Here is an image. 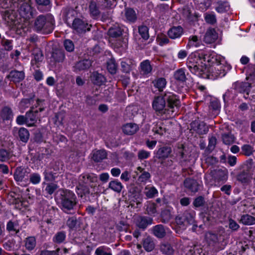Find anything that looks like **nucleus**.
Returning a JSON list of instances; mask_svg holds the SVG:
<instances>
[{
	"instance_id": "obj_1",
	"label": "nucleus",
	"mask_w": 255,
	"mask_h": 255,
	"mask_svg": "<svg viewBox=\"0 0 255 255\" xmlns=\"http://www.w3.org/2000/svg\"><path fill=\"white\" fill-rule=\"evenodd\" d=\"M187 66L193 74L212 80L224 77L231 69L225 58L214 52L192 53L187 58Z\"/></svg>"
},
{
	"instance_id": "obj_2",
	"label": "nucleus",
	"mask_w": 255,
	"mask_h": 255,
	"mask_svg": "<svg viewBox=\"0 0 255 255\" xmlns=\"http://www.w3.org/2000/svg\"><path fill=\"white\" fill-rule=\"evenodd\" d=\"M152 108L156 113L166 118L173 115L180 106V102L174 93L166 92L163 96L155 97L152 102Z\"/></svg>"
},
{
	"instance_id": "obj_3",
	"label": "nucleus",
	"mask_w": 255,
	"mask_h": 255,
	"mask_svg": "<svg viewBox=\"0 0 255 255\" xmlns=\"http://www.w3.org/2000/svg\"><path fill=\"white\" fill-rule=\"evenodd\" d=\"M205 238L208 245L216 252L223 250L227 244L223 235L211 231L205 234Z\"/></svg>"
},
{
	"instance_id": "obj_4",
	"label": "nucleus",
	"mask_w": 255,
	"mask_h": 255,
	"mask_svg": "<svg viewBox=\"0 0 255 255\" xmlns=\"http://www.w3.org/2000/svg\"><path fill=\"white\" fill-rule=\"evenodd\" d=\"M97 180V177L93 174H84L79 178V185L76 192L79 196L82 197L89 193V183Z\"/></svg>"
},
{
	"instance_id": "obj_5",
	"label": "nucleus",
	"mask_w": 255,
	"mask_h": 255,
	"mask_svg": "<svg viewBox=\"0 0 255 255\" xmlns=\"http://www.w3.org/2000/svg\"><path fill=\"white\" fill-rule=\"evenodd\" d=\"M34 27L42 33H49L53 30V18L50 15H40L36 18Z\"/></svg>"
},
{
	"instance_id": "obj_6",
	"label": "nucleus",
	"mask_w": 255,
	"mask_h": 255,
	"mask_svg": "<svg viewBox=\"0 0 255 255\" xmlns=\"http://www.w3.org/2000/svg\"><path fill=\"white\" fill-rule=\"evenodd\" d=\"M76 203V197L73 192L67 190L63 192L61 205L62 209L65 212L73 209Z\"/></svg>"
},
{
	"instance_id": "obj_7",
	"label": "nucleus",
	"mask_w": 255,
	"mask_h": 255,
	"mask_svg": "<svg viewBox=\"0 0 255 255\" xmlns=\"http://www.w3.org/2000/svg\"><path fill=\"white\" fill-rule=\"evenodd\" d=\"M66 23L69 27L79 33L90 30L91 25H89L86 21L79 18H75L72 22L67 19Z\"/></svg>"
},
{
	"instance_id": "obj_8",
	"label": "nucleus",
	"mask_w": 255,
	"mask_h": 255,
	"mask_svg": "<svg viewBox=\"0 0 255 255\" xmlns=\"http://www.w3.org/2000/svg\"><path fill=\"white\" fill-rule=\"evenodd\" d=\"M20 15L24 19H30L33 16V10L31 5L27 3L21 4L18 9Z\"/></svg>"
},
{
	"instance_id": "obj_9",
	"label": "nucleus",
	"mask_w": 255,
	"mask_h": 255,
	"mask_svg": "<svg viewBox=\"0 0 255 255\" xmlns=\"http://www.w3.org/2000/svg\"><path fill=\"white\" fill-rule=\"evenodd\" d=\"M186 220H184V219L181 217H177L176 218V223L182 230H185L188 225L193 224L194 223L193 215H192L191 214H188L187 216H186Z\"/></svg>"
},
{
	"instance_id": "obj_10",
	"label": "nucleus",
	"mask_w": 255,
	"mask_h": 255,
	"mask_svg": "<svg viewBox=\"0 0 255 255\" xmlns=\"http://www.w3.org/2000/svg\"><path fill=\"white\" fill-rule=\"evenodd\" d=\"M107 6H108V4L100 5L96 1L91 0L89 5L90 13L93 17L99 16L100 13V8H103Z\"/></svg>"
},
{
	"instance_id": "obj_11",
	"label": "nucleus",
	"mask_w": 255,
	"mask_h": 255,
	"mask_svg": "<svg viewBox=\"0 0 255 255\" xmlns=\"http://www.w3.org/2000/svg\"><path fill=\"white\" fill-rule=\"evenodd\" d=\"M218 33L214 28L207 29L204 38V41L207 43L214 42L218 38Z\"/></svg>"
},
{
	"instance_id": "obj_12",
	"label": "nucleus",
	"mask_w": 255,
	"mask_h": 255,
	"mask_svg": "<svg viewBox=\"0 0 255 255\" xmlns=\"http://www.w3.org/2000/svg\"><path fill=\"white\" fill-rule=\"evenodd\" d=\"M138 127L135 124L128 123L123 127V132L128 135H132L138 130Z\"/></svg>"
},
{
	"instance_id": "obj_13",
	"label": "nucleus",
	"mask_w": 255,
	"mask_h": 255,
	"mask_svg": "<svg viewBox=\"0 0 255 255\" xmlns=\"http://www.w3.org/2000/svg\"><path fill=\"white\" fill-rule=\"evenodd\" d=\"M10 81L14 83H19L24 78V73L22 71H13L8 76Z\"/></svg>"
},
{
	"instance_id": "obj_14",
	"label": "nucleus",
	"mask_w": 255,
	"mask_h": 255,
	"mask_svg": "<svg viewBox=\"0 0 255 255\" xmlns=\"http://www.w3.org/2000/svg\"><path fill=\"white\" fill-rule=\"evenodd\" d=\"M184 186L191 192H196L199 189V184L195 180L192 179H186L184 182Z\"/></svg>"
},
{
	"instance_id": "obj_15",
	"label": "nucleus",
	"mask_w": 255,
	"mask_h": 255,
	"mask_svg": "<svg viewBox=\"0 0 255 255\" xmlns=\"http://www.w3.org/2000/svg\"><path fill=\"white\" fill-rule=\"evenodd\" d=\"M183 33V28L180 26H174L168 31V35L171 39H176L180 37Z\"/></svg>"
},
{
	"instance_id": "obj_16",
	"label": "nucleus",
	"mask_w": 255,
	"mask_h": 255,
	"mask_svg": "<svg viewBox=\"0 0 255 255\" xmlns=\"http://www.w3.org/2000/svg\"><path fill=\"white\" fill-rule=\"evenodd\" d=\"M92 65V62L88 59L78 62L74 66L75 71H81L88 69Z\"/></svg>"
},
{
	"instance_id": "obj_17",
	"label": "nucleus",
	"mask_w": 255,
	"mask_h": 255,
	"mask_svg": "<svg viewBox=\"0 0 255 255\" xmlns=\"http://www.w3.org/2000/svg\"><path fill=\"white\" fill-rule=\"evenodd\" d=\"M24 246L28 251H31L35 248L36 245V239L34 237L30 236L25 238L23 241Z\"/></svg>"
},
{
	"instance_id": "obj_18",
	"label": "nucleus",
	"mask_w": 255,
	"mask_h": 255,
	"mask_svg": "<svg viewBox=\"0 0 255 255\" xmlns=\"http://www.w3.org/2000/svg\"><path fill=\"white\" fill-rule=\"evenodd\" d=\"M37 111H30L26 114L27 119V125L28 127L33 126L35 122L37 121L38 117L37 116Z\"/></svg>"
},
{
	"instance_id": "obj_19",
	"label": "nucleus",
	"mask_w": 255,
	"mask_h": 255,
	"mask_svg": "<svg viewBox=\"0 0 255 255\" xmlns=\"http://www.w3.org/2000/svg\"><path fill=\"white\" fill-rule=\"evenodd\" d=\"M92 155V159L96 162L101 161L107 156L106 150L104 149L94 151Z\"/></svg>"
},
{
	"instance_id": "obj_20",
	"label": "nucleus",
	"mask_w": 255,
	"mask_h": 255,
	"mask_svg": "<svg viewBox=\"0 0 255 255\" xmlns=\"http://www.w3.org/2000/svg\"><path fill=\"white\" fill-rule=\"evenodd\" d=\"M137 174L141 173L138 178V181L139 182L145 183L150 178V175L149 172L144 171L140 167L137 168Z\"/></svg>"
},
{
	"instance_id": "obj_21",
	"label": "nucleus",
	"mask_w": 255,
	"mask_h": 255,
	"mask_svg": "<svg viewBox=\"0 0 255 255\" xmlns=\"http://www.w3.org/2000/svg\"><path fill=\"white\" fill-rule=\"evenodd\" d=\"M240 222L245 225H252L255 224V217L249 214L243 215L241 217Z\"/></svg>"
},
{
	"instance_id": "obj_22",
	"label": "nucleus",
	"mask_w": 255,
	"mask_h": 255,
	"mask_svg": "<svg viewBox=\"0 0 255 255\" xmlns=\"http://www.w3.org/2000/svg\"><path fill=\"white\" fill-rule=\"evenodd\" d=\"M125 15L126 20L129 22H134L136 19L135 12L132 8H127L125 11Z\"/></svg>"
},
{
	"instance_id": "obj_23",
	"label": "nucleus",
	"mask_w": 255,
	"mask_h": 255,
	"mask_svg": "<svg viewBox=\"0 0 255 255\" xmlns=\"http://www.w3.org/2000/svg\"><path fill=\"white\" fill-rule=\"evenodd\" d=\"M141 72L143 75L149 74L152 70V67L149 60H146L142 61L140 65Z\"/></svg>"
},
{
	"instance_id": "obj_24",
	"label": "nucleus",
	"mask_w": 255,
	"mask_h": 255,
	"mask_svg": "<svg viewBox=\"0 0 255 255\" xmlns=\"http://www.w3.org/2000/svg\"><path fill=\"white\" fill-rule=\"evenodd\" d=\"M123 187L122 183L117 180L111 181L109 183V188L118 193L122 191Z\"/></svg>"
},
{
	"instance_id": "obj_25",
	"label": "nucleus",
	"mask_w": 255,
	"mask_h": 255,
	"mask_svg": "<svg viewBox=\"0 0 255 255\" xmlns=\"http://www.w3.org/2000/svg\"><path fill=\"white\" fill-rule=\"evenodd\" d=\"M152 219L150 218L139 217L137 221V226L143 229L147 227L148 225L151 224Z\"/></svg>"
},
{
	"instance_id": "obj_26",
	"label": "nucleus",
	"mask_w": 255,
	"mask_h": 255,
	"mask_svg": "<svg viewBox=\"0 0 255 255\" xmlns=\"http://www.w3.org/2000/svg\"><path fill=\"white\" fill-rule=\"evenodd\" d=\"M153 233L155 236L158 238H162L165 235V231L164 227L161 225H156L153 228Z\"/></svg>"
},
{
	"instance_id": "obj_27",
	"label": "nucleus",
	"mask_w": 255,
	"mask_h": 255,
	"mask_svg": "<svg viewBox=\"0 0 255 255\" xmlns=\"http://www.w3.org/2000/svg\"><path fill=\"white\" fill-rule=\"evenodd\" d=\"M251 84L248 82H242L239 83L237 85V90L241 92H246L247 95H248L249 92L250 90Z\"/></svg>"
},
{
	"instance_id": "obj_28",
	"label": "nucleus",
	"mask_w": 255,
	"mask_h": 255,
	"mask_svg": "<svg viewBox=\"0 0 255 255\" xmlns=\"http://www.w3.org/2000/svg\"><path fill=\"white\" fill-rule=\"evenodd\" d=\"M201 44V41L196 35L191 36L189 38V41L187 45V47H190L194 46L198 47Z\"/></svg>"
},
{
	"instance_id": "obj_29",
	"label": "nucleus",
	"mask_w": 255,
	"mask_h": 255,
	"mask_svg": "<svg viewBox=\"0 0 255 255\" xmlns=\"http://www.w3.org/2000/svg\"><path fill=\"white\" fill-rule=\"evenodd\" d=\"M143 246L146 251H151L154 248V244L152 239L149 237L146 238L143 241Z\"/></svg>"
},
{
	"instance_id": "obj_30",
	"label": "nucleus",
	"mask_w": 255,
	"mask_h": 255,
	"mask_svg": "<svg viewBox=\"0 0 255 255\" xmlns=\"http://www.w3.org/2000/svg\"><path fill=\"white\" fill-rule=\"evenodd\" d=\"M6 229L9 232H13L15 233H18L19 232V225L17 221L12 222L9 221L6 225Z\"/></svg>"
},
{
	"instance_id": "obj_31",
	"label": "nucleus",
	"mask_w": 255,
	"mask_h": 255,
	"mask_svg": "<svg viewBox=\"0 0 255 255\" xmlns=\"http://www.w3.org/2000/svg\"><path fill=\"white\" fill-rule=\"evenodd\" d=\"M174 76L176 80L180 82H184L186 79L185 70L184 69H179L174 72Z\"/></svg>"
},
{
	"instance_id": "obj_32",
	"label": "nucleus",
	"mask_w": 255,
	"mask_h": 255,
	"mask_svg": "<svg viewBox=\"0 0 255 255\" xmlns=\"http://www.w3.org/2000/svg\"><path fill=\"white\" fill-rule=\"evenodd\" d=\"M53 60L57 62H62L65 59L64 52L61 50H56L52 54Z\"/></svg>"
},
{
	"instance_id": "obj_33",
	"label": "nucleus",
	"mask_w": 255,
	"mask_h": 255,
	"mask_svg": "<svg viewBox=\"0 0 255 255\" xmlns=\"http://www.w3.org/2000/svg\"><path fill=\"white\" fill-rule=\"evenodd\" d=\"M153 84L159 91H162L166 85V81L164 78H159L153 81Z\"/></svg>"
},
{
	"instance_id": "obj_34",
	"label": "nucleus",
	"mask_w": 255,
	"mask_h": 255,
	"mask_svg": "<svg viewBox=\"0 0 255 255\" xmlns=\"http://www.w3.org/2000/svg\"><path fill=\"white\" fill-rule=\"evenodd\" d=\"M66 233L64 231H61L57 233L53 237V241L54 243L60 244L63 243L66 239Z\"/></svg>"
},
{
	"instance_id": "obj_35",
	"label": "nucleus",
	"mask_w": 255,
	"mask_h": 255,
	"mask_svg": "<svg viewBox=\"0 0 255 255\" xmlns=\"http://www.w3.org/2000/svg\"><path fill=\"white\" fill-rule=\"evenodd\" d=\"M15 180L17 182H21L25 177V171L21 167L17 168L14 174Z\"/></svg>"
},
{
	"instance_id": "obj_36",
	"label": "nucleus",
	"mask_w": 255,
	"mask_h": 255,
	"mask_svg": "<svg viewBox=\"0 0 255 255\" xmlns=\"http://www.w3.org/2000/svg\"><path fill=\"white\" fill-rule=\"evenodd\" d=\"M18 135L20 139L22 141L24 142L27 141L29 136V132L27 129L23 128H20L18 131Z\"/></svg>"
},
{
	"instance_id": "obj_37",
	"label": "nucleus",
	"mask_w": 255,
	"mask_h": 255,
	"mask_svg": "<svg viewBox=\"0 0 255 255\" xmlns=\"http://www.w3.org/2000/svg\"><path fill=\"white\" fill-rule=\"evenodd\" d=\"M144 193L147 197L151 198L158 194V191L154 187H146Z\"/></svg>"
},
{
	"instance_id": "obj_38",
	"label": "nucleus",
	"mask_w": 255,
	"mask_h": 255,
	"mask_svg": "<svg viewBox=\"0 0 255 255\" xmlns=\"http://www.w3.org/2000/svg\"><path fill=\"white\" fill-rule=\"evenodd\" d=\"M92 78L93 82L96 84L101 85L105 82L104 77L98 73H94Z\"/></svg>"
},
{
	"instance_id": "obj_39",
	"label": "nucleus",
	"mask_w": 255,
	"mask_h": 255,
	"mask_svg": "<svg viewBox=\"0 0 255 255\" xmlns=\"http://www.w3.org/2000/svg\"><path fill=\"white\" fill-rule=\"evenodd\" d=\"M222 140L225 144L230 145L234 143L235 137L230 133H224L222 135Z\"/></svg>"
},
{
	"instance_id": "obj_40",
	"label": "nucleus",
	"mask_w": 255,
	"mask_h": 255,
	"mask_svg": "<svg viewBox=\"0 0 255 255\" xmlns=\"http://www.w3.org/2000/svg\"><path fill=\"white\" fill-rule=\"evenodd\" d=\"M109 34L112 37H118L122 35V31L119 27H111L109 30Z\"/></svg>"
},
{
	"instance_id": "obj_41",
	"label": "nucleus",
	"mask_w": 255,
	"mask_h": 255,
	"mask_svg": "<svg viewBox=\"0 0 255 255\" xmlns=\"http://www.w3.org/2000/svg\"><path fill=\"white\" fill-rule=\"evenodd\" d=\"M1 117L3 120H10L13 117L11 109L8 107H4L1 112Z\"/></svg>"
},
{
	"instance_id": "obj_42",
	"label": "nucleus",
	"mask_w": 255,
	"mask_h": 255,
	"mask_svg": "<svg viewBox=\"0 0 255 255\" xmlns=\"http://www.w3.org/2000/svg\"><path fill=\"white\" fill-rule=\"evenodd\" d=\"M204 18L206 22L210 24H214L216 22V18L214 13H206L204 14Z\"/></svg>"
},
{
	"instance_id": "obj_43",
	"label": "nucleus",
	"mask_w": 255,
	"mask_h": 255,
	"mask_svg": "<svg viewBox=\"0 0 255 255\" xmlns=\"http://www.w3.org/2000/svg\"><path fill=\"white\" fill-rule=\"evenodd\" d=\"M107 69L111 74L116 73L117 71V65L114 59H111L108 60L107 62Z\"/></svg>"
},
{
	"instance_id": "obj_44",
	"label": "nucleus",
	"mask_w": 255,
	"mask_h": 255,
	"mask_svg": "<svg viewBox=\"0 0 255 255\" xmlns=\"http://www.w3.org/2000/svg\"><path fill=\"white\" fill-rule=\"evenodd\" d=\"M139 34L144 39H147L149 37L148 28L146 26L141 25L138 28Z\"/></svg>"
},
{
	"instance_id": "obj_45",
	"label": "nucleus",
	"mask_w": 255,
	"mask_h": 255,
	"mask_svg": "<svg viewBox=\"0 0 255 255\" xmlns=\"http://www.w3.org/2000/svg\"><path fill=\"white\" fill-rule=\"evenodd\" d=\"M238 180L242 183H247L250 180V176L247 172L243 171L238 175Z\"/></svg>"
},
{
	"instance_id": "obj_46",
	"label": "nucleus",
	"mask_w": 255,
	"mask_h": 255,
	"mask_svg": "<svg viewBox=\"0 0 255 255\" xmlns=\"http://www.w3.org/2000/svg\"><path fill=\"white\" fill-rule=\"evenodd\" d=\"M146 211L149 215H154L156 213V206L154 203L148 202L146 204Z\"/></svg>"
},
{
	"instance_id": "obj_47",
	"label": "nucleus",
	"mask_w": 255,
	"mask_h": 255,
	"mask_svg": "<svg viewBox=\"0 0 255 255\" xmlns=\"http://www.w3.org/2000/svg\"><path fill=\"white\" fill-rule=\"evenodd\" d=\"M162 252L167 255H172L173 254L174 250L169 244H164L161 246Z\"/></svg>"
},
{
	"instance_id": "obj_48",
	"label": "nucleus",
	"mask_w": 255,
	"mask_h": 255,
	"mask_svg": "<svg viewBox=\"0 0 255 255\" xmlns=\"http://www.w3.org/2000/svg\"><path fill=\"white\" fill-rule=\"evenodd\" d=\"M96 255H112L110 251H108V249L105 247H100L98 248L95 251Z\"/></svg>"
},
{
	"instance_id": "obj_49",
	"label": "nucleus",
	"mask_w": 255,
	"mask_h": 255,
	"mask_svg": "<svg viewBox=\"0 0 255 255\" xmlns=\"http://www.w3.org/2000/svg\"><path fill=\"white\" fill-rule=\"evenodd\" d=\"M65 49L68 52H72L74 49V44L72 41L70 39H66L64 41Z\"/></svg>"
},
{
	"instance_id": "obj_50",
	"label": "nucleus",
	"mask_w": 255,
	"mask_h": 255,
	"mask_svg": "<svg viewBox=\"0 0 255 255\" xmlns=\"http://www.w3.org/2000/svg\"><path fill=\"white\" fill-rule=\"evenodd\" d=\"M29 180L33 184H37L41 181L40 175L38 173H32L30 175Z\"/></svg>"
},
{
	"instance_id": "obj_51",
	"label": "nucleus",
	"mask_w": 255,
	"mask_h": 255,
	"mask_svg": "<svg viewBox=\"0 0 255 255\" xmlns=\"http://www.w3.org/2000/svg\"><path fill=\"white\" fill-rule=\"evenodd\" d=\"M31 99H23L19 103V107L22 112L30 105Z\"/></svg>"
},
{
	"instance_id": "obj_52",
	"label": "nucleus",
	"mask_w": 255,
	"mask_h": 255,
	"mask_svg": "<svg viewBox=\"0 0 255 255\" xmlns=\"http://www.w3.org/2000/svg\"><path fill=\"white\" fill-rule=\"evenodd\" d=\"M242 150L246 155H251L253 152V148L249 144H245L242 147Z\"/></svg>"
},
{
	"instance_id": "obj_53",
	"label": "nucleus",
	"mask_w": 255,
	"mask_h": 255,
	"mask_svg": "<svg viewBox=\"0 0 255 255\" xmlns=\"http://www.w3.org/2000/svg\"><path fill=\"white\" fill-rule=\"evenodd\" d=\"M170 153V149L167 147H162L158 150V154L160 158H164L167 157Z\"/></svg>"
},
{
	"instance_id": "obj_54",
	"label": "nucleus",
	"mask_w": 255,
	"mask_h": 255,
	"mask_svg": "<svg viewBox=\"0 0 255 255\" xmlns=\"http://www.w3.org/2000/svg\"><path fill=\"white\" fill-rule=\"evenodd\" d=\"M161 123H157L153 128V131L156 133L162 135L165 132V128L161 126Z\"/></svg>"
},
{
	"instance_id": "obj_55",
	"label": "nucleus",
	"mask_w": 255,
	"mask_h": 255,
	"mask_svg": "<svg viewBox=\"0 0 255 255\" xmlns=\"http://www.w3.org/2000/svg\"><path fill=\"white\" fill-rule=\"evenodd\" d=\"M1 44L6 50L9 51L12 49L13 45L11 40L7 39H2L1 41Z\"/></svg>"
},
{
	"instance_id": "obj_56",
	"label": "nucleus",
	"mask_w": 255,
	"mask_h": 255,
	"mask_svg": "<svg viewBox=\"0 0 255 255\" xmlns=\"http://www.w3.org/2000/svg\"><path fill=\"white\" fill-rule=\"evenodd\" d=\"M10 153L4 149L0 150V160L5 161L9 159Z\"/></svg>"
},
{
	"instance_id": "obj_57",
	"label": "nucleus",
	"mask_w": 255,
	"mask_h": 255,
	"mask_svg": "<svg viewBox=\"0 0 255 255\" xmlns=\"http://www.w3.org/2000/svg\"><path fill=\"white\" fill-rule=\"evenodd\" d=\"M208 131V127L203 123L200 124L198 128V132L199 133L203 134H206Z\"/></svg>"
},
{
	"instance_id": "obj_58",
	"label": "nucleus",
	"mask_w": 255,
	"mask_h": 255,
	"mask_svg": "<svg viewBox=\"0 0 255 255\" xmlns=\"http://www.w3.org/2000/svg\"><path fill=\"white\" fill-rule=\"evenodd\" d=\"M217 175L218 176L217 177L218 181H225L227 179V174L226 171L219 170L217 172Z\"/></svg>"
},
{
	"instance_id": "obj_59",
	"label": "nucleus",
	"mask_w": 255,
	"mask_h": 255,
	"mask_svg": "<svg viewBox=\"0 0 255 255\" xmlns=\"http://www.w3.org/2000/svg\"><path fill=\"white\" fill-rule=\"evenodd\" d=\"M122 69L125 73H128L131 70L130 65L126 61L121 62Z\"/></svg>"
},
{
	"instance_id": "obj_60",
	"label": "nucleus",
	"mask_w": 255,
	"mask_h": 255,
	"mask_svg": "<svg viewBox=\"0 0 255 255\" xmlns=\"http://www.w3.org/2000/svg\"><path fill=\"white\" fill-rule=\"evenodd\" d=\"M204 202V198L203 197L199 196L195 199L193 202V205L196 207H199L203 206Z\"/></svg>"
},
{
	"instance_id": "obj_61",
	"label": "nucleus",
	"mask_w": 255,
	"mask_h": 255,
	"mask_svg": "<svg viewBox=\"0 0 255 255\" xmlns=\"http://www.w3.org/2000/svg\"><path fill=\"white\" fill-rule=\"evenodd\" d=\"M77 224V219L75 217H72L68 219L67 221V226L71 229H73L75 227Z\"/></svg>"
},
{
	"instance_id": "obj_62",
	"label": "nucleus",
	"mask_w": 255,
	"mask_h": 255,
	"mask_svg": "<svg viewBox=\"0 0 255 255\" xmlns=\"http://www.w3.org/2000/svg\"><path fill=\"white\" fill-rule=\"evenodd\" d=\"M229 8L228 4L225 2L223 4H220L216 7V9L218 12L222 13L225 11L228 10Z\"/></svg>"
},
{
	"instance_id": "obj_63",
	"label": "nucleus",
	"mask_w": 255,
	"mask_h": 255,
	"mask_svg": "<svg viewBox=\"0 0 255 255\" xmlns=\"http://www.w3.org/2000/svg\"><path fill=\"white\" fill-rule=\"evenodd\" d=\"M57 189V186L55 184H49L47 185L45 191L49 194H52Z\"/></svg>"
},
{
	"instance_id": "obj_64",
	"label": "nucleus",
	"mask_w": 255,
	"mask_h": 255,
	"mask_svg": "<svg viewBox=\"0 0 255 255\" xmlns=\"http://www.w3.org/2000/svg\"><path fill=\"white\" fill-rule=\"evenodd\" d=\"M150 152L145 150H140L138 153V157L139 159H145L149 157Z\"/></svg>"
}]
</instances>
